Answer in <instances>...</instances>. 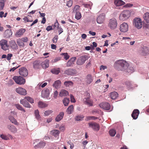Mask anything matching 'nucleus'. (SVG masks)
Segmentation results:
<instances>
[{
  "instance_id": "obj_1",
  "label": "nucleus",
  "mask_w": 149,
  "mask_h": 149,
  "mask_svg": "<svg viewBox=\"0 0 149 149\" xmlns=\"http://www.w3.org/2000/svg\"><path fill=\"white\" fill-rule=\"evenodd\" d=\"M128 63L124 60H119L116 61L113 65L114 68L118 70L125 71Z\"/></svg>"
},
{
  "instance_id": "obj_2",
  "label": "nucleus",
  "mask_w": 149,
  "mask_h": 149,
  "mask_svg": "<svg viewBox=\"0 0 149 149\" xmlns=\"http://www.w3.org/2000/svg\"><path fill=\"white\" fill-rule=\"evenodd\" d=\"M133 24L137 29H140L143 26V23L141 19L139 18H135L133 20Z\"/></svg>"
},
{
  "instance_id": "obj_3",
  "label": "nucleus",
  "mask_w": 149,
  "mask_h": 149,
  "mask_svg": "<svg viewBox=\"0 0 149 149\" xmlns=\"http://www.w3.org/2000/svg\"><path fill=\"white\" fill-rule=\"evenodd\" d=\"M130 12L128 10H124L120 14L119 18L120 20L124 21L127 19L130 16Z\"/></svg>"
},
{
  "instance_id": "obj_4",
  "label": "nucleus",
  "mask_w": 149,
  "mask_h": 149,
  "mask_svg": "<svg viewBox=\"0 0 149 149\" xmlns=\"http://www.w3.org/2000/svg\"><path fill=\"white\" fill-rule=\"evenodd\" d=\"M13 79L17 84L20 85L23 84L25 82L24 78L20 76H14L13 77Z\"/></svg>"
},
{
  "instance_id": "obj_5",
  "label": "nucleus",
  "mask_w": 149,
  "mask_h": 149,
  "mask_svg": "<svg viewBox=\"0 0 149 149\" xmlns=\"http://www.w3.org/2000/svg\"><path fill=\"white\" fill-rule=\"evenodd\" d=\"M87 55H84L79 57L77 61V64L78 65H82L84 64L85 61L88 59Z\"/></svg>"
},
{
  "instance_id": "obj_6",
  "label": "nucleus",
  "mask_w": 149,
  "mask_h": 149,
  "mask_svg": "<svg viewBox=\"0 0 149 149\" xmlns=\"http://www.w3.org/2000/svg\"><path fill=\"white\" fill-rule=\"evenodd\" d=\"M117 22L116 19L113 18L110 19L109 22L108 26L112 30L116 28L117 26Z\"/></svg>"
},
{
  "instance_id": "obj_7",
  "label": "nucleus",
  "mask_w": 149,
  "mask_h": 149,
  "mask_svg": "<svg viewBox=\"0 0 149 149\" xmlns=\"http://www.w3.org/2000/svg\"><path fill=\"white\" fill-rule=\"evenodd\" d=\"M7 41L6 40L2 39L0 41V45L2 49L6 51L8 49L9 46L7 45Z\"/></svg>"
},
{
  "instance_id": "obj_8",
  "label": "nucleus",
  "mask_w": 149,
  "mask_h": 149,
  "mask_svg": "<svg viewBox=\"0 0 149 149\" xmlns=\"http://www.w3.org/2000/svg\"><path fill=\"white\" fill-rule=\"evenodd\" d=\"M99 106L104 110H109L111 109L110 104L107 102H103L99 104Z\"/></svg>"
},
{
  "instance_id": "obj_9",
  "label": "nucleus",
  "mask_w": 149,
  "mask_h": 149,
  "mask_svg": "<svg viewBox=\"0 0 149 149\" xmlns=\"http://www.w3.org/2000/svg\"><path fill=\"white\" fill-rule=\"evenodd\" d=\"M50 93L49 89L48 88H46L44 90L42 91L41 96L44 98L49 99V98H48L49 97Z\"/></svg>"
},
{
  "instance_id": "obj_10",
  "label": "nucleus",
  "mask_w": 149,
  "mask_h": 149,
  "mask_svg": "<svg viewBox=\"0 0 149 149\" xmlns=\"http://www.w3.org/2000/svg\"><path fill=\"white\" fill-rule=\"evenodd\" d=\"M140 52L141 55L145 56L149 54V49L146 46H143L140 48Z\"/></svg>"
},
{
  "instance_id": "obj_11",
  "label": "nucleus",
  "mask_w": 149,
  "mask_h": 149,
  "mask_svg": "<svg viewBox=\"0 0 149 149\" xmlns=\"http://www.w3.org/2000/svg\"><path fill=\"white\" fill-rule=\"evenodd\" d=\"M19 73L20 75L24 77L28 75V72L27 69L25 67H22L19 69Z\"/></svg>"
},
{
  "instance_id": "obj_12",
  "label": "nucleus",
  "mask_w": 149,
  "mask_h": 149,
  "mask_svg": "<svg viewBox=\"0 0 149 149\" xmlns=\"http://www.w3.org/2000/svg\"><path fill=\"white\" fill-rule=\"evenodd\" d=\"M128 26L127 23H123L120 26V30L122 32H125L128 30Z\"/></svg>"
},
{
  "instance_id": "obj_13",
  "label": "nucleus",
  "mask_w": 149,
  "mask_h": 149,
  "mask_svg": "<svg viewBox=\"0 0 149 149\" xmlns=\"http://www.w3.org/2000/svg\"><path fill=\"white\" fill-rule=\"evenodd\" d=\"M88 125L89 127L92 128L94 130L98 131L99 130V126L98 124L97 123H89Z\"/></svg>"
},
{
  "instance_id": "obj_14",
  "label": "nucleus",
  "mask_w": 149,
  "mask_h": 149,
  "mask_svg": "<svg viewBox=\"0 0 149 149\" xmlns=\"http://www.w3.org/2000/svg\"><path fill=\"white\" fill-rule=\"evenodd\" d=\"M105 19V14L104 13L100 14L97 18V22L99 24L103 23Z\"/></svg>"
},
{
  "instance_id": "obj_15",
  "label": "nucleus",
  "mask_w": 149,
  "mask_h": 149,
  "mask_svg": "<svg viewBox=\"0 0 149 149\" xmlns=\"http://www.w3.org/2000/svg\"><path fill=\"white\" fill-rule=\"evenodd\" d=\"M16 91L17 93L22 95H25L27 93L26 90L21 87L16 88Z\"/></svg>"
},
{
  "instance_id": "obj_16",
  "label": "nucleus",
  "mask_w": 149,
  "mask_h": 149,
  "mask_svg": "<svg viewBox=\"0 0 149 149\" xmlns=\"http://www.w3.org/2000/svg\"><path fill=\"white\" fill-rule=\"evenodd\" d=\"M76 73V71L74 69H68L64 72V74L68 75H73Z\"/></svg>"
},
{
  "instance_id": "obj_17",
  "label": "nucleus",
  "mask_w": 149,
  "mask_h": 149,
  "mask_svg": "<svg viewBox=\"0 0 149 149\" xmlns=\"http://www.w3.org/2000/svg\"><path fill=\"white\" fill-rule=\"evenodd\" d=\"M26 29H25L21 28L16 33L15 36L17 37H19L22 36L25 32Z\"/></svg>"
},
{
  "instance_id": "obj_18",
  "label": "nucleus",
  "mask_w": 149,
  "mask_h": 149,
  "mask_svg": "<svg viewBox=\"0 0 149 149\" xmlns=\"http://www.w3.org/2000/svg\"><path fill=\"white\" fill-rule=\"evenodd\" d=\"M33 68L35 69H38L41 67V61L37 60L34 61L33 63Z\"/></svg>"
},
{
  "instance_id": "obj_19",
  "label": "nucleus",
  "mask_w": 149,
  "mask_h": 149,
  "mask_svg": "<svg viewBox=\"0 0 149 149\" xmlns=\"http://www.w3.org/2000/svg\"><path fill=\"white\" fill-rule=\"evenodd\" d=\"M49 61L48 59H46L43 62L41 61V66L43 69H46L49 66Z\"/></svg>"
},
{
  "instance_id": "obj_20",
  "label": "nucleus",
  "mask_w": 149,
  "mask_h": 149,
  "mask_svg": "<svg viewBox=\"0 0 149 149\" xmlns=\"http://www.w3.org/2000/svg\"><path fill=\"white\" fill-rule=\"evenodd\" d=\"M7 128L11 132L15 133L17 132V130L16 128L13 125L9 124L7 125Z\"/></svg>"
},
{
  "instance_id": "obj_21",
  "label": "nucleus",
  "mask_w": 149,
  "mask_h": 149,
  "mask_svg": "<svg viewBox=\"0 0 149 149\" xmlns=\"http://www.w3.org/2000/svg\"><path fill=\"white\" fill-rule=\"evenodd\" d=\"M139 113V111L137 109H135L132 113V116L134 119L136 120L138 118Z\"/></svg>"
},
{
  "instance_id": "obj_22",
  "label": "nucleus",
  "mask_w": 149,
  "mask_h": 149,
  "mask_svg": "<svg viewBox=\"0 0 149 149\" xmlns=\"http://www.w3.org/2000/svg\"><path fill=\"white\" fill-rule=\"evenodd\" d=\"M83 101L84 103L88 106L90 107L93 105L92 101L90 99L89 97L84 98Z\"/></svg>"
},
{
  "instance_id": "obj_23",
  "label": "nucleus",
  "mask_w": 149,
  "mask_h": 149,
  "mask_svg": "<svg viewBox=\"0 0 149 149\" xmlns=\"http://www.w3.org/2000/svg\"><path fill=\"white\" fill-rule=\"evenodd\" d=\"M20 103L26 107L30 108L31 107L30 104L26 101L25 99H23L20 100Z\"/></svg>"
},
{
  "instance_id": "obj_24",
  "label": "nucleus",
  "mask_w": 149,
  "mask_h": 149,
  "mask_svg": "<svg viewBox=\"0 0 149 149\" xmlns=\"http://www.w3.org/2000/svg\"><path fill=\"white\" fill-rule=\"evenodd\" d=\"M52 86L54 87L57 89L59 88L61 86V81L59 80L56 81L52 84Z\"/></svg>"
},
{
  "instance_id": "obj_25",
  "label": "nucleus",
  "mask_w": 149,
  "mask_h": 149,
  "mask_svg": "<svg viewBox=\"0 0 149 149\" xmlns=\"http://www.w3.org/2000/svg\"><path fill=\"white\" fill-rule=\"evenodd\" d=\"M69 95L68 92L64 89H62L60 91L59 95L61 97L67 96Z\"/></svg>"
},
{
  "instance_id": "obj_26",
  "label": "nucleus",
  "mask_w": 149,
  "mask_h": 149,
  "mask_svg": "<svg viewBox=\"0 0 149 149\" xmlns=\"http://www.w3.org/2000/svg\"><path fill=\"white\" fill-rule=\"evenodd\" d=\"M64 115V113L63 112L60 113L55 119L56 121L58 122L60 121L63 118Z\"/></svg>"
},
{
  "instance_id": "obj_27",
  "label": "nucleus",
  "mask_w": 149,
  "mask_h": 149,
  "mask_svg": "<svg viewBox=\"0 0 149 149\" xmlns=\"http://www.w3.org/2000/svg\"><path fill=\"white\" fill-rule=\"evenodd\" d=\"M13 33L11 30L7 29L4 32L5 37L6 38H10L12 36Z\"/></svg>"
},
{
  "instance_id": "obj_28",
  "label": "nucleus",
  "mask_w": 149,
  "mask_h": 149,
  "mask_svg": "<svg viewBox=\"0 0 149 149\" xmlns=\"http://www.w3.org/2000/svg\"><path fill=\"white\" fill-rule=\"evenodd\" d=\"M8 119L12 123L17 125H18V123L17 122V120L14 117L11 116H9L8 117Z\"/></svg>"
},
{
  "instance_id": "obj_29",
  "label": "nucleus",
  "mask_w": 149,
  "mask_h": 149,
  "mask_svg": "<svg viewBox=\"0 0 149 149\" xmlns=\"http://www.w3.org/2000/svg\"><path fill=\"white\" fill-rule=\"evenodd\" d=\"M114 4L117 6H122L125 3L122 0H115Z\"/></svg>"
},
{
  "instance_id": "obj_30",
  "label": "nucleus",
  "mask_w": 149,
  "mask_h": 149,
  "mask_svg": "<svg viewBox=\"0 0 149 149\" xmlns=\"http://www.w3.org/2000/svg\"><path fill=\"white\" fill-rule=\"evenodd\" d=\"M110 96L112 99L114 100L118 97V94L116 92L113 91L110 93Z\"/></svg>"
},
{
  "instance_id": "obj_31",
  "label": "nucleus",
  "mask_w": 149,
  "mask_h": 149,
  "mask_svg": "<svg viewBox=\"0 0 149 149\" xmlns=\"http://www.w3.org/2000/svg\"><path fill=\"white\" fill-rule=\"evenodd\" d=\"M45 145V143L43 141L39 142L37 145H35L34 147L36 148H42Z\"/></svg>"
},
{
  "instance_id": "obj_32",
  "label": "nucleus",
  "mask_w": 149,
  "mask_h": 149,
  "mask_svg": "<svg viewBox=\"0 0 149 149\" xmlns=\"http://www.w3.org/2000/svg\"><path fill=\"white\" fill-rule=\"evenodd\" d=\"M74 106L72 105L69 106L66 110V112L68 114H71L73 111Z\"/></svg>"
},
{
  "instance_id": "obj_33",
  "label": "nucleus",
  "mask_w": 149,
  "mask_h": 149,
  "mask_svg": "<svg viewBox=\"0 0 149 149\" xmlns=\"http://www.w3.org/2000/svg\"><path fill=\"white\" fill-rule=\"evenodd\" d=\"M10 46L13 49H15L17 47V45L15 42L14 40H12L10 42Z\"/></svg>"
},
{
  "instance_id": "obj_34",
  "label": "nucleus",
  "mask_w": 149,
  "mask_h": 149,
  "mask_svg": "<svg viewBox=\"0 0 149 149\" xmlns=\"http://www.w3.org/2000/svg\"><path fill=\"white\" fill-rule=\"evenodd\" d=\"M143 18L146 22L149 23V13H146L143 16Z\"/></svg>"
},
{
  "instance_id": "obj_35",
  "label": "nucleus",
  "mask_w": 149,
  "mask_h": 149,
  "mask_svg": "<svg viewBox=\"0 0 149 149\" xmlns=\"http://www.w3.org/2000/svg\"><path fill=\"white\" fill-rule=\"evenodd\" d=\"M52 134L55 137H58L60 134V131L59 130H54L51 132Z\"/></svg>"
},
{
  "instance_id": "obj_36",
  "label": "nucleus",
  "mask_w": 149,
  "mask_h": 149,
  "mask_svg": "<svg viewBox=\"0 0 149 149\" xmlns=\"http://www.w3.org/2000/svg\"><path fill=\"white\" fill-rule=\"evenodd\" d=\"M80 6L78 5H76L74 7L72 12L73 13H75L80 12Z\"/></svg>"
},
{
  "instance_id": "obj_37",
  "label": "nucleus",
  "mask_w": 149,
  "mask_h": 149,
  "mask_svg": "<svg viewBox=\"0 0 149 149\" xmlns=\"http://www.w3.org/2000/svg\"><path fill=\"white\" fill-rule=\"evenodd\" d=\"M134 70L133 67L128 66L125 71L126 72L130 74L134 72Z\"/></svg>"
},
{
  "instance_id": "obj_38",
  "label": "nucleus",
  "mask_w": 149,
  "mask_h": 149,
  "mask_svg": "<svg viewBox=\"0 0 149 149\" xmlns=\"http://www.w3.org/2000/svg\"><path fill=\"white\" fill-rule=\"evenodd\" d=\"M93 81L92 76L91 74H88L87 76L86 82L88 84H90Z\"/></svg>"
},
{
  "instance_id": "obj_39",
  "label": "nucleus",
  "mask_w": 149,
  "mask_h": 149,
  "mask_svg": "<svg viewBox=\"0 0 149 149\" xmlns=\"http://www.w3.org/2000/svg\"><path fill=\"white\" fill-rule=\"evenodd\" d=\"M38 107L40 108H43L47 106V104L42 101H39L38 103Z\"/></svg>"
},
{
  "instance_id": "obj_40",
  "label": "nucleus",
  "mask_w": 149,
  "mask_h": 149,
  "mask_svg": "<svg viewBox=\"0 0 149 149\" xmlns=\"http://www.w3.org/2000/svg\"><path fill=\"white\" fill-rule=\"evenodd\" d=\"M84 118V116L83 115H78L75 116V119L77 121H82Z\"/></svg>"
},
{
  "instance_id": "obj_41",
  "label": "nucleus",
  "mask_w": 149,
  "mask_h": 149,
  "mask_svg": "<svg viewBox=\"0 0 149 149\" xmlns=\"http://www.w3.org/2000/svg\"><path fill=\"white\" fill-rule=\"evenodd\" d=\"M63 102L65 106H67L70 102V100L68 98H65L63 100Z\"/></svg>"
},
{
  "instance_id": "obj_42",
  "label": "nucleus",
  "mask_w": 149,
  "mask_h": 149,
  "mask_svg": "<svg viewBox=\"0 0 149 149\" xmlns=\"http://www.w3.org/2000/svg\"><path fill=\"white\" fill-rule=\"evenodd\" d=\"M51 72L54 74H58L60 72V69L54 68L51 70Z\"/></svg>"
},
{
  "instance_id": "obj_43",
  "label": "nucleus",
  "mask_w": 149,
  "mask_h": 149,
  "mask_svg": "<svg viewBox=\"0 0 149 149\" xmlns=\"http://www.w3.org/2000/svg\"><path fill=\"white\" fill-rule=\"evenodd\" d=\"M64 84L66 87H68L70 86H72L73 84V83L70 81H66L64 82Z\"/></svg>"
},
{
  "instance_id": "obj_44",
  "label": "nucleus",
  "mask_w": 149,
  "mask_h": 149,
  "mask_svg": "<svg viewBox=\"0 0 149 149\" xmlns=\"http://www.w3.org/2000/svg\"><path fill=\"white\" fill-rule=\"evenodd\" d=\"M93 5V3L91 2H90L88 3H83V5L86 8L91 9V6Z\"/></svg>"
},
{
  "instance_id": "obj_45",
  "label": "nucleus",
  "mask_w": 149,
  "mask_h": 149,
  "mask_svg": "<svg viewBox=\"0 0 149 149\" xmlns=\"http://www.w3.org/2000/svg\"><path fill=\"white\" fill-rule=\"evenodd\" d=\"M125 83L128 88H132L133 87L132 82L128 81L125 82Z\"/></svg>"
},
{
  "instance_id": "obj_46",
  "label": "nucleus",
  "mask_w": 149,
  "mask_h": 149,
  "mask_svg": "<svg viewBox=\"0 0 149 149\" xmlns=\"http://www.w3.org/2000/svg\"><path fill=\"white\" fill-rule=\"evenodd\" d=\"M24 99H25L26 100L29 102L31 104L34 103V100L33 98L29 96L25 97Z\"/></svg>"
},
{
  "instance_id": "obj_47",
  "label": "nucleus",
  "mask_w": 149,
  "mask_h": 149,
  "mask_svg": "<svg viewBox=\"0 0 149 149\" xmlns=\"http://www.w3.org/2000/svg\"><path fill=\"white\" fill-rule=\"evenodd\" d=\"M116 133V130L113 129H112L109 131V134L111 136H114Z\"/></svg>"
},
{
  "instance_id": "obj_48",
  "label": "nucleus",
  "mask_w": 149,
  "mask_h": 149,
  "mask_svg": "<svg viewBox=\"0 0 149 149\" xmlns=\"http://www.w3.org/2000/svg\"><path fill=\"white\" fill-rule=\"evenodd\" d=\"M16 107L19 110L23 111L24 112H26L25 110L23 109V108L19 104H17L15 105Z\"/></svg>"
},
{
  "instance_id": "obj_49",
  "label": "nucleus",
  "mask_w": 149,
  "mask_h": 149,
  "mask_svg": "<svg viewBox=\"0 0 149 149\" xmlns=\"http://www.w3.org/2000/svg\"><path fill=\"white\" fill-rule=\"evenodd\" d=\"M34 113L36 118L38 119H39L40 116L39 115V112L38 109L35 111Z\"/></svg>"
},
{
  "instance_id": "obj_50",
  "label": "nucleus",
  "mask_w": 149,
  "mask_h": 149,
  "mask_svg": "<svg viewBox=\"0 0 149 149\" xmlns=\"http://www.w3.org/2000/svg\"><path fill=\"white\" fill-rule=\"evenodd\" d=\"M75 18L77 20H79L80 19V18L81 17V13H80V12L77 13H75Z\"/></svg>"
},
{
  "instance_id": "obj_51",
  "label": "nucleus",
  "mask_w": 149,
  "mask_h": 149,
  "mask_svg": "<svg viewBox=\"0 0 149 149\" xmlns=\"http://www.w3.org/2000/svg\"><path fill=\"white\" fill-rule=\"evenodd\" d=\"M97 118L93 116H88L86 117V120L87 121L91 120H95Z\"/></svg>"
},
{
  "instance_id": "obj_52",
  "label": "nucleus",
  "mask_w": 149,
  "mask_h": 149,
  "mask_svg": "<svg viewBox=\"0 0 149 149\" xmlns=\"http://www.w3.org/2000/svg\"><path fill=\"white\" fill-rule=\"evenodd\" d=\"M4 6V3L3 0H0V10L3 9Z\"/></svg>"
},
{
  "instance_id": "obj_53",
  "label": "nucleus",
  "mask_w": 149,
  "mask_h": 149,
  "mask_svg": "<svg viewBox=\"0 0 149 149\" xmlns=\"http://www.w3.org/2000/svg\"><path fill=\"white\" fill-rule=\"evenodd\" d=\"M52 112L53 111L52 110H48L45 111L44 113L45 116H48L51 114Z\"/></svg>"
},
{
  "instance_id": "obj_54",
  "label": "nucleus",
  "mask_w": 149,
  "mask_h": 149,
  "mask_svg": "<svg viewBox=\"0 0 149 149\" xmlns=\"http://www.w3.org/2000/svg\"><path fill=\"white\" fill-rule=\"evenodd\" d=\"M58 39V36L57 35L55 36L52 39V41L54 43H56Z\"/></svg>"
},
{
  "instance_id": "obj_55",
  "label": "nucleus",
  "mask_w": 149,
  "mask_h": 149,
  "mask_svg": "<svg viewBox=\"0 0 149 149\" xmlns=\"http://www.w3.org/2000/svg\"><path fill=\"white\" fill-rule=\"evenodd\" d=\"M72 1L70 0L67 2L66 5L69 7H70L72 6Z\"/></svg>"
},
{
  "instance_id": "obj_56",
  "label": "nucleus",
  "mask_w": 149,
  "mask_h": 149,
  "mask_svg": "<svg viewBox=\"0 0 149 149\" xmlns=\"http://www.w3.org/2000/svg\"><path fill=\"white\" fill-rule=\"evenodd\" d=\"M74 63L71 61L70 60H69L68 62L67 63L66 66L67 67H70Z\"/></svg>"
},
{
  "instance_id": "obj_57",
  "label": "nucleus",
  "mask_w": 149,
  "mask_h": 149,
  "mask_svg": "<svg viewBox=\"0 0 149 149\" xmlns=\"http://www.w3.org/2000/svg\"><path fill=\"white\" fill-rule=\"evenodd\" d=\"M70 98L71 102L74 103L76 101L75 99H74L73 96L72 94L70 95Z\"/></svg>"
},
{
  "instance_id": "obj_58",
  "label": "nucleus",
  "mask_w": 149,
  "mask_h": 149,
  "mask_svg": "<svg viewBox=\"0 0 149 149\" xmlns=\"http://www.w3.org/2000/svg\"><path fill=\"white\" fill-rule=\"evenodd\" d=\"M63 54L64 56V58L65 60H68L69 58V56L67 53H64Z\"/></svg>"
},
{
  "instance_id": "obj_59",
  "label": "nucleus",
  "mask_w": 149,
  "mask_h": 149,
  "mask_svg": "<svg viewBox=\"0 0 149 149\" xmlns=\"http://www.w3.org/2000/svg\"><path fill=\"white\" fill-rule=\"evenodd\" d=\"M13 54H8L7 56L6 57L7 59L9 61L10 60L11 57L12 56Z\"/></svg>"
},
{
  "instance_id": "obj_60",
  "label": "nucleus",
  "mask_w": 149,
  "mask_h": 149,
  "mask_svg": "<svg viewBox=\"0 0 149 149\" xmlns=\"http://www.w3.org/2000/svg\"><path fill=\"white\" fill-rule=\"evenodd\" d=\"M58 94V93L57 91H55L54 92V98L56 99L57 97V96Z\"/></svg>"
},
{
  "instance_id": "obj_61",
  "label": "nucleus",
  "mask_w": 149,
  "mask_h": 149,
  "mask_svg": "<svg viewBox=\"0 0 149 149\" xmlns=\"http://www.w3.org/2000/svg\"><path fill=\"white\" fill-rule=\"evenodd\" d=\"M23 20L24 21H26L27 22H32L33 21L32 20H29L27 17H24L23 18Z\"/></svg>"
},
{
  "instance_id": "obj_62",
  "label": "nucleus",
  "mask_w": 149,
  "mask_h": 149,
  "mask_svg": "<svg viewBox=\"0 0 149 149\" xmlns=\"http://www.w3.org/2000/svg\"><path fill=\"white\" fill-rule=\"evenodd\" d=\"M1 137L3 139L5 140H7L8 139V137L5 135L3 134H1Z\"/></svg>"
},
{
  "instance_id": "obj_63",
  "label": "nucleus",
  "mask_w": 149,
  "mask_h": 149,
  "mask_svg": "<svg viewBox=\"0 0 149 149\" xmlns=\"http://www.w3.org/2000/svg\"><path fill=\"white\" fill-rule=\"evenodd\" d=\"M46 29L47 31H49L50 30H52L53 29L52 26H48L47 27Z\"/></svg>"
},
{
  "instance_id": "obj_64",
  "label": "nucleus",
  "mask_w": 149,
  "mask_h": 149,
  "mask_svg": "<svg viewBox=\"0 0 149 149\" xmlns=\"http://www.w3.org/2000/svg\"><path fill=\"white\" fill-rule=\"evenodd\" d=\"M22 40L24 42H26L28 41V39L27 37H25L22 38Z\"/></svg>"
}]
</instances>
